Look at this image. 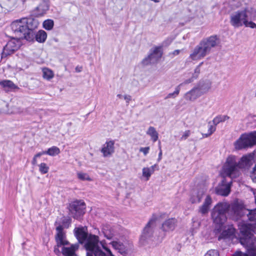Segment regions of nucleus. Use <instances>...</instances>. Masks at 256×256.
Returning a JSON list of instances; mask_svg holds the SVG:
<instances>
[{
	"mask_svg": "<svg viewBox=\"0 0 256 256\" xmlns=\"http://www.w3.org/2000/svg\"><path fill=\"white\" fill-rule=\"evenodd\" d=\"M254 162V154L252 153L243 156L238 162L234 156H230L222 167V174L224 177L236 178L240 174L239 168H248Z\"/></svg>",
	"mask_w": 256,
	"mask_h": 256,
	"instance_id": "f257e3e1",
	"label": "nucleus"
},
{
	"mask_svg": "<svg viewBox=\"0 0 256 256\" xmlns=\"http://www.w3.org/2000/svg\"><path fill=\"white\" fill-rule=\"evenodd\" d=\"M39 23L34 18H22L13 22L11 28L16 37L32 41L34 39V30L37 28Z\"/></svg>",
	"mask_w": 256,
	"mask_h": 256,
	"instance_id": "f03ea898",
	"label": "nucleus"
},
{
	"mask_svg": "<svg viewBox=\"0 0 256 256\" xmlns=\"http://www.w3.org/2000/svg\"><path fill=\"white\" fill-rule=\"evenodd\" d=\"M256 18V10L250 6L244 7L230 14V24L234 28L244 25L246 27L256 28V24L252 20Z\"/></svg>",
	"mask_w": 256,
	"mask_h": 256,
	"instance_id": "7ed1b4c3",
	"label": "nucleus"
},
{
	"mask_svg": "<svg viewBox=\"0 0 256 256\" xmlns=\"http://www.w3.org/2000/svg\"><path fill=\"white\" fill-rule=\"evenodd\" d=\"M86 254L92 256H115L107 247L105 240L100 241L97 236L90 234L87 242L84 244Z\"/></svg>",
	"mask_w": 256,
	"mask_h": 256,
	"instance_id": "20e7f679",
	"label": "nucleus"
},
{
	"mask_svg": "<svg viewBox=\"0 0 256 256\" xmlns=\"http://www.w3.org/2000/svg\"><path fill=\"white\" fill-rule=\"evenodd\" d=\"M229 205L226 203H218L212 209V218L214 222L220 227L226 220V212Z\"/></svg>",
	"mask_w": 256,
	"mask_h": 256,
	"instance_id": "39448f33",
	"label": "nucleus"
},
{
	"mask_svg": "<svg viewBox=\"0 0 256 256\" xmlns=\"http://www.w3.org/2000/svg\"><path fill=\"white\" fill-rule=\"evenodd\" d=\"M230 212L236 219L246 216L250 221L256 222V208L250 210L242 204L235 202L232 205Z\"/></svg>",
	"mask_w": 256,
	"mask_h": 256,
	"instance_id": "423d86ee",
	"label": "nucleus"
},
{
	"mask_svg": "<svg viewBox=\"0 0 256 256\" xmlns=\"http://www.w3.org/2000/svg\"><path fill=\"white\" fill-rule=\"evenodd\" d=\"M256 144V131L241 135L235 142L234 146L236 150L250 148Z\"/></svg>",
	"mask_w": 256,
	"mask_h": 256,
	"instance_id": "0eeeda50",
	"label": "nucleus"
},
{
	"mask_svg": "<svg viewBox=\"0 0 256 256\" xmlns=\"http://www.w3.org/2000/svg\"><path fill=\"white\" fill-rule=\"evenodd\" d=\"M252 238H240V244L246 249V254L237 251L233 256H256V242Z\"/></svg>",
	"mask_w": 256,
	"mask_h": 256,
	"instance_id": "6e6552de",
	"label": "nucleus"
},
{
	"mask_svg": "<svg viewBox=\"0 0 256 256\" xmlns=\"http://www.w3.org/2000/svg\"><path fill=\"white\" fill-rule=\"evenodd\" d=\"M110 244L123 256L127 255L133 249L132 242L126 240L122 241L119 239L114 238L110 242Z\"/></svg>",
	"mask_w": 256,
	"mask_h": 256,
	"instance_id": "1a4fd4ad",
	"label": "nucleus"
},
{
	"mask_svg": "<svg viewBox=\"0 0 256 256\" xmlns=\"http://www.w3.org/2000/svg\"><path fill=\"white\" fill-rule=\"evenodd\" d=\"M238 226L242 234L240 238H251L252 237L256 242V238L252 234V232L256 234V223L250 224L242 222L238 224Z\"/></svg>",
	"mask_w": 256,
	"mask_h": 256,
	"instance_id": "9d476101",
	"label": "nucleus"
},
{
	"mask_svg": "<svg viewBox=\"0 0 256 256\" xmlns=\"http://www.w3.org/2000/svg\"><path fill=\"white\" fill-rule=\"evenodd\" d=\"M156 220V218H152L144 227L140 239L141 245H146L148 242V238L152 236L153 232V228L155 226Z\"/></svg>",
	"mask_w": 256,
	"mask_h": 256,
	"instance_id": "9b49d317",
	"label": "nucleus"
},
{
	"mask_svg": "<svg viewBox=\"0 0 256 256\" xmlns=\"http://www.w3.org/2000/svg\"><path fill=\"white\" fill-rule=\"evenodd\" d=\"M162 54V47H155L151 50V52L148 57L143 60L142 63L144 65L154 64L160 60Z\"/></svg>",
	"mask_w": 256,
	"mask_h": 256,
	"instance_id": "f8f14e48",
	"label": "nucleus"
},
{
	"mask_svg": "<svg viewBox=\"0 0 256 256\" xmlns=\"http://www.w3.org/2000/svg\"><path fill=\"white\" fill-rule=\"evenodd\" d=\"M85 203L81 200L73 202L70 206V211L74 218H78L85 212Z\"/></svg>",
	"mask_w": 256,
	"mask_h": 256,
	"instance_id": "ddd939ff",
	"label": "nucleus"
},
{
	"mask_svg": "<svg viewBox=\"0 0 256 256\" xmlns=\"http://www.w3.org/2000/svg\"><path fill=\"white\" fill-rule=\"evenodd\" d=\"M200 42L210 54L213 48L218 46L220 45V40L218 36L213 35L204 38L200 41Z\"/></svg>",
	"mask_w": 256,
	"mask_h": 256,
	"instance_id": "4468645a",
	"label": "nucleus"
},
{
	"mask_svg": "<svg viewBox=\"0 0 256 256\" xmlns=\"http://www.w3.org/2000/svg\"><path fill=\"white\" fill-rule=\"evenodd\" d=\"M209 54L202 44L200 42L193 50L190 58L193 60H198L204 58Z\"/></svg>",
	"mask_w": 256,
	"mask_h": 256,
	"instance_id": "2eb2a0df",
	"label": "nucleus"
},
{
	"mask_svg": "<svg viewBox=\"0 0 256 256\" xmlns=\"http://www.w3.org/2000/svg\"><path fill=\"white\" fill-rule=\"evenodd\" d=\"M16 39H12L8 42L6 46L4 48L3 52L2 54V57H6L7 56L12 54L16 50L20 47L19 41Z\"/></svg>",
	"mask_w": 256,
	"mask_h": 256,
	"instance_id": "dca6fc26",
	"label": "nucleus"
},
{
	"mask_svg": "<svg viewBox=\"0 0 256 256\" xmlns=\"http://www.w3.org/2000/svg\"><path fill=\"white\" fill-rule=\"evenodd\" d=\"M56 240L58 247L61 246L67 245L68 242L66 240V234L64 231V228L62 226H58L56 228Z\"/></svg>",
	"mask_w": 256,
	"mask_h": 256,
	"instance_id": "f3484780",
	"label": "nucleus"
},
{
	"mask_svg": "<svg viewBox=\"0 0 256 256\" xmlns=\"http://www.w3.org/2000/svg\"><path fill=\"white\" fill-rule=\"evenodd\" d=\"M114 140H109L103 144L101 149V152L104 157H110L114 152Z\"/></svg>",
	"mask_w": 256,
	"mask_h": 256,
	"instance_id": "a211bd4d",
	"label": "nucleus"
},
{
	"mask_svg": "<svg viewBox=\"0 0 256 256\" xmlns=\"http://www.w3.org/2000/svg\"><path fill=\"white\" fill-rule=\"evenodd\" d=\"M86 230V228L85 227L76 228L74 230L75 236L80 244L84 242L86 244L87 242L89 235H88Z\"/></svg>",
	"mask_w": 256,
	"mask_h": 256,
	"instance_id": "6ab92c4d",
	"label": "nucleus"
},
{
	"mask_svg": "<svg viewBox=\"0 0 256 256\" xmlns=\"http://www.w3.org/2000/svg\"><path fill=\"white\" fill-rule=\"evenodd\" d=\"M22 102L17 98L13 99L10 104V112L12 114H22L25 112V110L22 106Z\"/></svg>",
	"mask_w": 256,
	"mask_h": 256,
	"instance_id": "aec40b11",
	"label": "nucleus"
},
{
	"mask_svg": "<svg viewBox=\"0 0 256 256\" xmlns=\"http://www.w3.org/2000/svg\"><path fill=\"white\" fill-rule=\"evenodd\" d=\"M177 220L174 218H171L165 220L162 224V229L163 231L169 232L174 230L176 226Z\"/></svg>",
	"mask_w": 256,
	"mask_h": 256,
	"instance_id": "412c9836",
	"label": "nucleus"
},
{
	"mask_svg": "<svg viewBox=\"0 0 256 256\" xmlns=\"http://www.w3.org/2000/svg\"><path fill=\"white\" fill-rule=\"evenodd\" d=\"M202 95V92L196 86L187 92L184 95V98L188 100L194 101Z\"/></svg>",
	"mask_w": 256,
	"mask_h": 256,
	"instance_id": "4be33fe9",
	"label": "nucleus"
},
{
	"mask_svg": "<svg viewBox=\"0 0 256 256\" xmlns=\"http://www.w3.org/2000/svg\"><path fill=\"white\" fill-rule=\"evenodd\" d=\"M236 230L232 226H226L218 237V239L232 238L235 233Z\"/></svg>",
	"mask_w": 256,
	"mask_h": 256,
	"instance_id": "5701e85b",
	"label": "nucleus"
},
{
	"mask_svg": "<svg viewBox=\"0 0 256 256\" xmlns=\"http://www.w3.org/2000/svg\"><path fill=\"white\" fill-rule=\"evenodd\" d=\"M212 204V198L210 196H207L202 205L199 208L198 212L202 215L206 214L208 212Z\"/></svg>",
	"mask_w": 256,
	"mask_h": 256,
	"instance_id": "b1692460",
	"label": "nucleus"
},
{
	"mask_svg": "<svg viewBox=\"0 0 256 256\" xmlns=\"http://www.w3.org/2000/svg\"><path fill=\"white\" fill-rule=\"evenodd\" d=\"M102 232L103 233L104 236L109 240H114V230L108 224H106L103 226L102 229Z\"/></svg>",
	"mask_w": 256,
	"mask_h": 256,
	"instance_id": "393cba45",
	"label": "nucleus"
},
{
	"mask_svg": "<svg viewBox=\"0 0 256 256\" xmlns=\"http://www.w3.org/2000/svg\"><path fill=\"white\" fill-rule=\"evenodd\" d=\"M230 182L227 184H223L219 186L216 188L217 194L223 196H227L230 192Z\"/></svg>",
	"mask_w": 256,
	"mask_h": 256,
	"instance_id": "a878e982",
	"label": "nucleus"
},
{
	"mask_svg": "<svg viewBox=\"0 0 256 256\" xmlns=\"http://www.w3.org/2000/svg\"><path fill=\"white\" fill-rule=\"evenodd\" d=\"M49 8V5L46 2H42L36 8V12L38 16H42L45 14Z\"/></svg>",
	"mask_w": 256,
	"mask_h": 256,
	"instance_id": "bb28decb",
	"label": "nucleus"
},
{
	"mask_svg": "<svg viewBox=\"0 0 256 256\" xmlns=\"http://www.w3.org/2000/svg\"><path fill=\"white\" fill-rule=\"evenodd\" d=\"M78 248V244H72L69 248L63 247L62 253L66 256H72L76 250Z\"/></svg>",
	"mask_w": 256,
	"mask_h": 256,
	"instance_id": "cd10ccee",
	"label": "nucleus"
},
{
	"mask_svg": "<svg viewBox=\"0 0 256 256\" xmlns=\"http://www.w3.org/2000/svg\"><path fill=\"white\" fill-rule=\"evenodd\" d=\"M197 88L200 90V91L203 94L207 92L211 88V82L209 80L200 82Z\"/></svg>",
	"mask_w": 256,
	"mask_h": 256,
	"instance_id": "c85d7f7f",
	"label": "nucleus"
},
{
	"mask_svg": "<svg viewBox=\"0 0 256 256\" xmlns=\"http://www.w3.org/2000/svg\"><path fill=\"white\" fill-rule=\"evenodd\" d=\"M146 134L150 136L151 140L153 142H156L158 138V134L153 126H150Z\"/></svg>",
	"mask_w": 256,
	"mask_h": 256,
	"instance_id": "c756f323",
	"label": "nucleus"
},
{
	"mask_svg": "<svg viewBox=\"0 0 256 256\" xmlns=\"http://www.w3.org/2000/svg\"><path fill=\"white\" fill-rule=\"evenodd\" d=\"M39 42H44L46 40L47 38V34L46 32L43 30H39L36 34H34V38Z\"/></svg>",
	"mask_w": 256,
	"mask_h": 256,
	"instance_id": "7c9ffc66",
	"label": "nucleus"
},
{
	"mask_svg": "<svg viewBox=\"0 0 256 256\" xmlns=\"http://www.w3.org/2000/svg\"><path fill=\"white\" fill-rule=\"evenodd\" d=\"M0 85L6 88H8V90L18 88V87L10 80L0 81Z\"/></svg>",
	"mask_w": 256,
	"mask_h": 256,
	"instance_id": "2f4dec72",
	"label": "nucleus"
},
{
	"mask_svg": "<svg viewBox=\"0 0 256 256\" xmlns=\"http://www.w3.org/2000/svg\"><path fill=\"white\" fill-rule=\"evenodd\" d=\"M44 154H48L50 156H55L60 153V150L58 148L53 146L49 148L47 150L42 152Z\"/></svg>",
	"mask_w": 256,
	"mask_h": 256,
	"instance_id": "473e14b6",
	"label": "nucleus"
},
{
	"mask_svg": "<svg viewBox=\"0 0 256 256\" xmlns=\"http://www.w3.org/2000/svg\"><path fill=\"white\" fill-rule=\"evenodd\" d=\"M42 76L44 79L50 80L53 78L54 74L53 72L46 68H43L42 70Z\"/></svg>",
	"mask_w": 256,
	"mask_h": 256,
	"instance_id": "72a5a7b5",
	"label": "nucleus"
},
{
	"mask_svg": "<svg viewBox=\"0 0 256 256\" xmlns=\"http://www.w3.org/2000/svg\"><path fill=\"white\" fill-rule=\"evenodd\" d=\"M154 172L148 167H144L142 169V176L146 181L150 180Z\"/></svg>",
	"mask_w": 256,
	"mask_h": 256,
	"instance_id": "f704fd0d",
	"label": "nucleus"
},
{
	"mask_svg": "<svg viewBox=\"0 0 256 256\" xmlns=\"http://www.w3.org/2000/svg\"><path fill=\"white\" fill-rule=\"evenodd\" d=\"M14 5V0H3L1 6L6 10L11 9Z\"/></svg>",
	"mask_w": 256,
	"mask_h": 256,
	"instance_id": "c9c22d12",
	"label": "nucleus"
},
{
	"mask_svg": "<svg viewBox=\"0 0 256 256\" xmlns=\"http://www.w3.org/2000/svg\"><path fill=\"white\" fill-rule=\"evenodd\" d=\"M77 176L79 180H86V181H92V178L90 176L87 174L83 172H78L77 173Z\"/></svg>",
	"mask_w": 256,
	"mask_h": 256,
	"instance_id": "e433bc0d",
	"label": "nucleus"
},
{
	"mask_svg": "<svg viewBox=\"0 0 256 256\" xmlns=\"http://www.w3.org/2000/svg\"><path fill=\"white\" fill-rule=\"evenodd\" d=\"M54 25V21L52 20L48 19L44 20L43 22V27L46 30H51Z\"/></svg>",
	"mask_w": 256,
	"mask_h": 256,
	"instance_id": "4c0bfd02",
	"label": "nucleus"
},
{
	"mask_svg": "<svg viewBox=\"0 0 256 256\" xmlns=\"http://www.w3.org/2000/svg\"><path fill=\"white\" fill-rule=\"evenodd\" d=\"M212 122H208V133L203 134V137L207 138L210 136L213 132H214L216 131V127L215 125L212 124Z\"/></svg>",
	"mask_w": 256,
	"mask_h": 256,
	"instance_id": "58836bf2",
	"label": "nucleus"
},
{
	"mask_svg": "<svg viewBox=\"0 0 256 256\" xmlns=\"http://www.w3.org/2000/svg\"><path fill=\"white\" fill-rule=\"evenodd\" d=\"M39 171L42 174H46L49 170V167L46 163L42 162L38 165Z\"/></svg>",
	"mask_w": 256,
	"mask_h": 256,
	"instance_id": "ea45409f",
	"label": "nucleus"
},
{
	"mask_svg": "<svg viewBox=\"0 0 256 256\" xmlns=\"http://www.w3.org/2000/svg\"><path fill=\"white\" fill-rule=\"evenodd\" d=\"M182 86V84H179L178 86H177L174 92L170 93L168 94L167 96H166V98H176L178 94H179L180 91V86Z\"/></svg>",
	"mask_w": 256,
	"mask_h": 256,
	"instance_id": "a19ab883",
	"label": "nucleus"
},
{
	"mask_svg": "<svg viewBox=\"0 0 256 256\" xmlns=\"http://www.w3.org/2000/svg\"><path fill=\"white\" fill-rule=\"evenodd\" d=\"M204 256H220L219 253L217 250H208Z\"/></svg>",
	"mask_w": 256,
	"mask_h": 256,
	"instance_id": "79ce46f5",
	"label": "nucleus"
},
{
	"mask_svg": "<svg viewBox=\"0 0 256 256\" xmlns=\"http://www.w3.org/2000/svg\"><path fill=\"white\" fill-rule=\"evenodd\" d=\"M250 177L253 182H256V164L250 172Z\"/></svg>",
	"mask_w": 256,
	"mask_h": 256,
	"instance_id": "37998d69",
	"label": "nucleus"
},
{
	"mask_svg": "<svg viewBox=\"0 0 256 256\" xmlns=\"http://www.w3.org/2000/svg\"><path fill=\"white\" fill-rule=\"evenodd\" d=\"M150 150V146H146L140 148L139 150L140 152H142L144 156H146L149 153Z\"/></svg>",
	"mask_w": 256,
	"mask_h": 256,
	"instance_id": "c03bdc74",
	"label": "nucleus"
},
{
	"mask_svg": "<svg viewBox=\"0 0 256 256\" xmlns=\"http://www.w3.org/2000/svg\"><path fill=\"white\" fill-rule=\"evenodd\" d=\"M43 154H42V152L38 153L37 154H35L33 158V159L32 161V164L35 166L37 164V158H38L40 157Z\"/></svg>",
	"mask_w": 256,
	"mask_h": 256,
	"instance_id": "a18cd8bd",
	"label": "nucleus"
},
{
	"mask_svg": "<svg viewBox=\"0 0 256 256\" xmlns=\"http://www.w3.org/2000/svg\"><path fill=\"white\" fill-rule=\"evenodd\" d=\"M221 116L216 117L212 122L214 125L216 126L220 122H222Z\"/></svg>",
	"mask_w": 256,
	"mask_h": 256,
	"instance_id": "49530a36",
	"label": "nucleus"
},
{
	"mask_svg": "<svg viewBox=\"0 0 256 256\" xmlns=\"http://www.w3.org/2000/svg\"><path fill=\"white\" fill-rule=\"evenodd\" d=\"M190 134V131L186 130L184 131L180 138L181 140H186Z\"/></svg>",
	"mask_w": 256,
	"mask_h": 256,
	"instance_id": "de8ad7c7",
	"label": "nucleus"
},
{
	"mask_svg": "<svg viewBox=\"0 0 256 256\" xmlns=\"http://www.w3.org/2000/svg\"><path fill=\"white\" fill-rule=\"evenodd\" d=\"M200 72V68H199V66H197L194 70V74H193V78H197Z\"/></svg>",
	"mask_w": 256,
	"mask_h": 256,
	"instance_id": "09e8293b",
	"label": "nucleus"
},
{
	"mask_svg": "<svg viewBox=\"0 0 256 256\" xmlns=\"http://www.w3.org/2000/svg\"><path fill=\"white\" fill-rule=\"evenodd\" d=\"M240 3L234 0L230 3V6L234 8H238L240 6Z\"/></svg>",
	"mask_w": 256,
	"mask_h": 256,
	"instance_id": "8fccbe9b",
	"label": "nucleus"
},
{
	"mask_svg": "<svg viewBox=\"0 0 256 256\" xmlns=\"http://www.w3.org/2000/svg\"><path fill=\"white\" fill-rule=\"evenodd\" d=\"M194 78L192 76V78L186 80L183 83H182L181 84H182V85L184 84H186L190 83L191 82H192L194 80Z\"/></svg>",
	"mask_w": 256,
	"mask_h": 256,
	"instance_id": "3c124183",
	"label": "nucleus"
},
{
	"mask_svg": "<svg viewBox=\"0 0 256 256\" xmlns=\"http://www.w3.org/2000/svg\"><path fill=\"white\" fill-rule=\"evenodd\" d=\"M190 200L192 203L200 202L201 200V198H200L199 196H198L196 200L191 198Z\"/></svg>",
	"mask_w": 256,
	"mask_h": 256,
	"instance_id": "603ef678",
	"label": "nucleus"
},
{
	"mask_svg": "<svg viewBox=\"0 0 256 256\" xmlns=\"http://www.w3.org/2000/svg\"><path fill=\"white\" fill-rule=\"evenodd\" d=\"M151 170H152V171L154 172V170H155V169L156 168L157 170H158V166L157 164H154V165L150 166V167H148Z\"/></svg>",
	"mask_w": 256,
	"mask_h": 256,
	"instance_id": "864d4df0",
	"label": "nucleus"
},
{
	"mask_svg": "<svg viewBox=\"0 0 256 256\" xmlns=\"http://www.w3.org/2000/svg\"><path fill=\"white\" fill-rule=\"evenodd\" d=\"M124 99L126 100L127 103H129L130 101L131 100V96L128 95H124Z\"/></svg>",
	"mask_w": 256,
	"mask_h": 256,
	"instance_id": "5fc2aeb1",
	"label": "nucleus"
},
{
	"mask_svg": "<svg viewBox=\"0 0 256 256\" xmlns=\"http://www.w3.org/2000/svg\"><path fill=\"white\" fill-rule=\"evenodd\" d=\"M54 252L57 255H59L60 254V251L59 250L58 247L57 246L54 248Z\"/></svg>",
	"mask_w": 256,
	"mask_h": 256,
	"instance_id": "6e6d98bb",
	"label": "nucleus"
},
{
	"mask_svg": "<svg viewBox=\"0 0 256 256\" xmlns=\"http://www.w3.org/2000/svg\"><path fill=\"white\" fill-rule=\"evenodd\" d=\"M162 150H160V152L158 154V162H160V160H162Z\"/></svg>",
	"mask_w": 256,
	"mask_h": 256,
	"instance_id": "4d7b16f0",
	"label": "nucleus"
},
{
	"mask_svg": "<svg viewBox=\"0 0 256 256\" xmlns=\"http://www.w3.org/2000/svg\"><path fill=\"white\" fill-rule=\"evenodd\" d=\"M222 116V120L223 122H224V121L226 120L229 118L228 116Z\"/></svg>",
	"mask_w": 256,
	"mask_h": 256,
	"instance_id": "13d9d810",
	"label": "nucleus"
},
{
	"mask_svg": "<svg viewBox=\"0 0 256 256\" xmlns=\"http://www.w3.org/2000/svg\"><path fill=\"white\" fill-rule=\"evenodd\" d=\"M180 50H175L173 52V54L174 55H178L180 54Z\"/></svg>",
	"mask_w": 256,
	"mask_h": 256,
	"instance_id": "bf43d9fd",
	"label": "nucleus"
},
{
	"mask_svg": "<svg viewBox=\"0 0 256 256\" xmlns=\"http://www.w3.org/2000/svg\"><path fill=\"white\" fill-rule=\"evenodd\" d=\"M76 71H77L78 72H80L81 71V70L80 69L78 68H76Z\"/></svg>",
	"mask_w": 256,
	"mask_h": 256,
	"instance_id": "052dcab7",
	"label": "nucleus"
},
{
	"mask_svg": "<svg viewBox=\"0 0 256 256\" xmlns=\"http://www.w3.org/2000/svg\"><path fill=\"white\" fill-rule=\"evenodd\" d=\"M203 64V62H200L198 66H199V68H200V66Z\"/></svg>",
	"mask_w": 256,
	"mask_h": 256,
	"instance_id": "680f3d73",
	"label": "nucleus"
},
{
	"mask_svg": "<svg viewBox=\"0 0 256 256\" xmlns=\"http://www.w3.org/2000/svg\"><path fill=\"white\" fill-rule=\"evenodd\" d=\"M117 96L119 98H121L122 97V96L120 94H118L117 95Z\"/></svg>",
	"mask_w": 256,
	"mask_h": 256,
	"instance_id": "e2e57ef3",
	"label": "nucleus"
},
{
	"mask_svg": "<svg viewBox=\"0 0 256 256\" xmlns=\"http://www.w3.org/2000/svg\"><path fill=\"white\" fill-rule=\"evenodd\" d=\"M159 143L160 144V142ZM159 149H160V150H161V146H160V145L159 146Z\"/></svg>",
	"mask_w": 256,
	"mask_h": 256,
	"instance_id": "0e129e2a",
	"label": "nucleus"
},
{
	"mask_svg": "<svg viewBox=\"0 0 256 256\" xmlns=\"http://www.w3.org/2000/svg\"><path fill=\"white\" fill-rule=\"evenodd\" d=\"M256 96V94H255Z\"/></svg>",
	"mask_w": 256,
	"mask_h": 256,
	"instance_id": "69168bd1",
	"label": "nucleus"
}]
</instances>
